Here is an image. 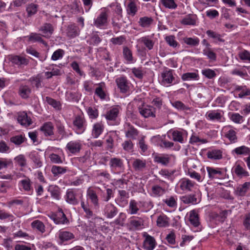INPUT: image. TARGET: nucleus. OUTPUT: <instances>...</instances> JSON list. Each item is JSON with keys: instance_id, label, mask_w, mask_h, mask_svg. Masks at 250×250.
<instances>
[{"instance_id": "nucleus-14", "label": "nucleus", "mask_w": 250, "mask_h": 250, "mask_svg": "<svg viewBox=\"0 0 250 250\" xmlns=\"http://www.w3.org/2000/svg\"><path fill=\"white\" fill-rule=\"evenodd\" d=\"M143 236L145 238L143 242L144 248L146 250H153L156 245L155 238L146 233H145Z\"/></svg>"}, {"instance_id": "nucleus-62", "label": "nucleus", "mask_w": 250, "mask_h": 250, "mask_svg": "<svg viewBox=\"0 0 250 250\" xmlns=\"http://www.w3.org/2000/svg\"><path fill=\"white\" fill-rule=\"evenodd\" d=\"M168 207L174 208L177 206V198L176 197L171 196L163 200Z\"/></svg>"}, {"instance_id": "nucleus-3", "label": "nucleus", "mask_w": 250, "mask_h": 250, "mask_svg": "<svg viewBox=\"0 0 250 250\" xmlns=\"http://www.w3.org/2000/svg\"><path fill=\"white\" fill-rule=\"evenodd\" d=\"M144 225V219L140 217L133 216L129 219L128 226L131 230L136 231L142 229Z\"/></svg>"}, {"instance_id": "nucleus-39", "label": "nucleus", "mask_w": 250, "mask_h": 250, "mask_svg": "<svg viewBox=\"0 0 250 250\" xmlns=\"http://www.w3.org/2000/svg\"><path fill=\"white\" fill-rule=\"evenodd\" d=\"M156 223L159 227H167L169 225V219L166 215L162 214L158 217Z\"/></svg>"}, {"instance_id": "nucleus-29", "label": "nucleus", "mask_w": 250, "mask_h": 250, "mask_svg": "<svg viewBox=\"0 0 250 250\" xmlns=\"http://www.w3.org/2000/svg\"><path fill=\"white\" fill-rule=\"evenodd\" d=\"M138 7L139 6L136 0H129L126 7L127 14L129 15L134 16L137 13Z\"/></svg>"}, {"instance_id": "nucleus-57", "label": "nucleus", "mask_w": 250, "mask_h": 250, "mask_svg": "<svg viewBox=\"0 0 250 250\" xmlns=\"http://www.w3.org/2000/svg\"><path fill=\"white\" fill-rule=\"evenodd\" d=\"M184 43L192 46H196L199 45L200 40L197 38L185 37L183 39Z\"/></svg>"}, {"instance_id": "nucleus-9", "label": "nucleus", "mask_w": 250, "mask_h": 250, "mask_svg": "<svg viewBox=\"0 0 250 250\" xmlns=\"http://www.w3.org/2000/svg\"><path fill=\"white\" fill-rule=\"evenodd\" d=\"M109 165L112 170L123 171L125 169L124 161L117 157L111 158Z\"/></svg>"}, {"instance_id": "nucleus-59", "label": "nucleus", "mask_w": 250, "mask_h": 250, "mask_svg": "<svg viewBox=\"0 0 250 250\" xmlns=\"http://www.w3.org/2000/svg\"><path fill=\"white\" fill-rule=\"evenodd\" d=\"M26 140L24 135L21 134L15 135L10 138V142L16 146H20Z\"/></svg>"}, {"instance_id": "nucleus-31", "label": "nucleus", "mask_w": 250, "mask_h": 250, "mask_svg": "<svg viewBox=\"0 0 250 250\" xmlns=\"http://www.w3.org/2000/svg\"><path fill=\"white\" fill-rule=\"evenodd\" d=\"M126 217V214L125 213L123 212H120L117 218L110 223V225L113 227L117 226V228L118 229H119L120 227H123L125 226Z\"/></svg>"}, {"instance_id": "nucleus-54", "label": "nucleus", "mask_w": 250, "mask_h": 250, "mask_svg": "<svg viewBox=\"0 0 250 250\" xmlns=\"http://www.w3.org/2000/svg\"><path fill=\"white\" fill-rule=\"evenodd\" d=\"M45 101L48 104L52 106L56 110H60L61 109V104L59 101L48 96L45 97Z\"/></svg>"}, {"instance_id": "nucleus-18", "label": "nucleus", "mask_w": 250, "mask_h": 250, "mask_svg": "<svg viewBox=\"0 0 250 250\" xmlns=\"http://www.w3.org/2000/svg\"><path fill=\"white\" fill-rule=\"evenodd\" d=\"M40 130L45 137H50L54 135V126L51 122L44 123L41 126Z\"/></svg>"}, {"instance_id": "nucleus-35", "label": "nucleus", "mask_w": 250, "mask_h": 250, "mask_svg": "<svg viewBox=\"0 0 250 250\" xmlns=\"http://www.w3.org/2000/svg\"><path fill=\"white\" fill-rule=\"evenodd\" d=\"M80 30L79 27L75 24H72L68 26L66 29V34L68 37L74 38L79 35Z\"/></svg>"}, {"instance_id": "nucleus-4", "label": "nucleus", "mask_w": 250, "mask_h": 250, "mask_svg": "<svg viewBox=\"0 0 250 250\" xmlns=\"http://www.w3.org/2000/svg\"><path fill=\"white\" fill-rule=\"evenodd\" d=\"M118 213V208L111 203H108L104 207L103 213L107 219H112Z\"/></svg>"}, {"instance_id": "nucleus-34", "label": "nucleus", "mask_w": 250, "mask_h": 250, "mask_svg": "<svg viewBox=\"0 0 250 250\" xmlns=\"http://www.w3.org/2000/svg\"><path fill=\"white\" fill-rule=\"evenodd\" d=\"M57 132L58 134V137L55 140L61 141L63 138H67L68 137V135L67 134L65 127L63 124L61 123H58L56 125Z\"/></svg>"}, {"instance_id": "nucleus-8", "label": "nucleus", "mask_w": 250, "mask_h": 250, "mask_svg": "<svg viewBox=\"0 0 250 250\" xmlns=\"http://www.w3.org/2000/svg\"><path fill=\"white\" fill-rule=\"evenodd\" d=\"M125 137L132 140H136L139 135V131L129 123L125 124Z\"/></svg>"}, {"instance_id": "nucleus-37", "label": "nucleus", "mask_w": 250, "mask_h": 250, "mask_svg": "<svg viewBox=\"0 0 250 250\" xmlns=\"http://www.w3.org/2000/svg\"><path fill=\"white\" fill-rule=\"evenodd\" d=\"M123 54L124 59L127 62L133 63L136 62L132 55L131 50L127 46H124L123 50Z\"/></svg>"}, {"instance_id": "nucleus-36", "label": "nucleus", "mask_w": 250, "mask_h": 250, "mask_svg": "<svg viewBox=\"0 0 250 250\" xmlns=\"http://www.w3.org/2000/svg\"><path fill=\"white\" fill-rule=\"evenodd\" d=\"M31 92V88L26 85H21L19 88V94L22 99H26L29 98Z\"/></svg>"}, {"instance_id": "nucleus-52", "label": "nucleus", "mask_w": 250, "mask_h": 250, "mask_svg": "<svg viewBox=\"0 0 250 250\" xmlns=\"http://www.w3.org/2000/svg\"><path fill=\"white\" fill-rule=\"evenodd\" d=\"M48 191L50 192L51 196L57 200L60 198V189L57 186H50L48 188Z\"/></svg>"}, {"instance_id": "nucleus-24", "label": "nucleus", "mask_w": 250, "mask_h": 250, "mask_svg": "<svg viewBox=\"0 0 250 250\" xmlns=\"http://www.w3.org/2000/svg\"><path fill=\"white\" fill-rule=\"evenodd\" d=\"M9 60L12 63L20 67L27 65L29 63V60L27 59L18 55L10 56Z\"/></svg>"}, {"instance_id": "nucleus-42", "label": "nucleus", "mask_w": 250, "mask_h": 250, "mask_svg": "<svg viewBox=\"0 0 250 250\" xmlns=\"http://www.w3.org/2000/svg\"><path fill=\"white\" fill-rule=\"evenodd\" d=\"M29 158L33 161L36 168L41 167L42 166V162L41 161L40 155L36 151H33L29 154Z\"/></svg>"}, {"instance_id": "nucleus-46", "label": "nucleus", "mask_w": 250, "mask_h": 250, "mask_svg": "<svg viewBox=\"0 0 250 250\" xmlns=\"http://www.w3.org/2000/svg\"><path fill=\"white\" fill-rule=\"evenodd\" d=\"M98 86L95 89V93L101 99L104 100L106 97V94L104 90V87L105 86L104 83H100L96 84Z\"/></svg>"}, {"instance_id": "nucleus-25", "label": "nucleus", "mask_w": 250, "mask_h": 250, "mask_svg": "<svg viewBox=\"0 0 250 250\" xmlns=\"http://www.w3.org/2000/svg\"><path fill=\"white\" fill-rule=\"evenodd\" d=\"M225 131V136L229 140L231 143H235L237 142V137L235 131L231 128L230 125L226 126L224 127Z\"/></svg>"}, {"instance_id": "nucleus-50", "label": "nucleus", "mask_w": 250, "mask_h": 250, "mask_svg": "<svg viewBox=\"0 0 250 250\" xmlns=\"http://www.w3.org/2000/svg\"><path fill=\"white\" fill-rule=\"evenodd\" d=\"M182 80L184 81H188L191 80H198L199 76L197 72H187L184 73L181 77Z\"/></svg>"}, {"instance_id": "nucleus-23", "label": "nucleus", "mask_w": 250, "mask_h": 250, "mask_svg": "<svg viewBox=\"0 0 250 250\" xmlns=\"http://www.w3.org/2000/svg\"><path fill=\"white\" fill-rule=\"evenodd\" d=\"M119 196L116 201L118 205L121 207H124L128 203L129 193L125 190H119L118 191Z\"/></svg>"}, {"instance_id": "nucleus-64", "label": "nucleus", "mask_w": 250, "mask_h": 250, "mask_svg": "<svg viewBox=\"0 0 250 250\" xmlns=\"http://www.w3.org/2000/svg\"><path fill=\"white\" fill-rule=\"evenodd\" d=\"M167 43L171 47L176 48L179 45L178 42L176 41L174 35L167 36L165 38Z\"/></svg>"}, {"instance_id": "nucleus-28", "label": "nucleus", "mask_w": 250, "mask_h": 250, "mask_svg": "<svg viewBox=\"0 0 250 250\" xmlns=\"http://www.w3.org/2000/svg\"><path fill=\"white\" fill-rule=\"evenodd\" d=\"M172 139L174 142H177L181 144L184 143V136L187 134L186 130H174L171 131Z\"/></svg>"}, {"instance_id": "nucleus-13", "label": "nucleus", "mask_w": 250, "mask_h": 250, "mask_svg": "<svg viewBox=\"0 0 250 250\" xmlns=\"http://www.w3.org/2000/svg\"><path fill=\"white\" fill-rule=\"evenodd\" d=\"M121 110V107L118 105L112 106L106 112L104 115L107 121H116Z\"/></svg>"}, {"instance_id": "nucleus-17", "label": "nucleus", "mask_w": 250, "mask_h": 250, "mask_svg": "<svg viewBox=\"0 0 250 250\" xmlns=\"http://www.w3.org/2000/svg\"><path fill=\"white\" fill-rule=\"evenodd\" d=\"M250 189V182H247L238 186L234 190V194L237 196L243 197L246 195Z\"/></svg>"}, {"instance_id": "nucleus-40", "label": "nucleus", "mask_w": 250, "mask_h": 250, "mask_svg": "<svg viewBox=\"0 0 250 250\" xmlns=\"http://www.w3.org/2000/svg\"><path fill=\"white\" fill-rule=\"evenodd\" d=\"M28 38V41L35 42H39L45 46H47V43L42 38L41 35L39 34H37L36 33H31L29 36H27Z\"/></svg>"}, {"instance_id": "nucleus-48", "label": "nucleus", "mask_w": 250, "mask_h": 250, "mask_svg": "<svg viewBox=\"0 0 250 250\" xmlns=\"http://www.w3.org/2000/svg\"><path fill=\"white\" fill-rule=\"evenodd\" d=\"M139 210L138 204L135 200L130 201L128 206V213L130 215L136 214Z\"/></svg>"}, {"instance_id": "nucleus-12", "label": "nucleus", "mask_w": 250, "mask_h": 250, "mask_svg": "<svg viewBox=\"0 0 250 250\" xmlns=\"http://www.w3.org/2000/svg\"><path fill=\"white\" fill-rule=\"evenodd\" d=\"M108 14L105 11H102L98 16L94 19V24L97 27L100 28L107 25Z\"/></svg>"}, {"instance_id": "nucleus-5", "label": "nucleus", "mask_w": 250, "mask_h": 250, "mask_svg": "<svg viewBox=\"0 0 250 250\" xmlns=\"http://www.w3.org/2000/svg\"><path fill=\"white\" fill-rule=\"evenodd\" d=\"M115 82L120 92L126 93L129 91L130 83L125 77L121 76L117 78Z\"/></svg>"}, {"instance_id": "nucleus-38", "label": "nucleus", "mask_w": 250, "mask_h": 250, "mask_svg": "<svg viewBox=\"0 0 250 250\" xmlns=\"http://www.w3.org/2000/svg\"><path fill=\"white\" fill-rule=\"evenodd\" d=\"M201 171L203 172V175H200L194 170H188V175H189L190 178L195 179L198 182H202L204 179L206 171L204 168H202Z\"/></svg>"}, {"instance_id": "nucleus-55", "label": "nucleus", "mask_w": 250, "mask_h": 250, "mask_svg": "<svg viewBox=\"0 0 250 250\" xmlns=\"http://www.w3.org/2000/svg\"><path fill=\"white\" fill-rule=\"evenodd\" d=\"M161 4L166 8L169 9H175L177 7V4L174 0H160Z\"/></svg>"}, {"instance_id": "nucleus-26", "label": "nucleus", "mask_w": 250, "mask_h": 250, "mask_svg": "<svg viewBox=\"0 0 250 250\" xmlns=\"http://www.w3.org/2000/svg\"><path fill=\"white\" fill-rule=\"evenodd\" d=\"M132 165L135 171H142L146 167V161L142 159H133Z\"/></svg>"}, {"instance_id": "nucleus-63", "label": "nucleus", "mask_w": 250, "mask_h": 250, "mask_svg": "<svg viewBox=\"0 0 250 250\" xmlns=\"http://www.w3.org/2000/svg\"><path fill=\"white\" fill-rule=\"evenodd\" d=\"M153 22L151 17H144L139 19V24L143 27H148Z\"/></svg>"}, {"instance_id": "nucleus-20", "label": "nucleus", "mask_w": 250, "mask_h": 250, "mask_svg": "<svg viewBox=\"0 0 250 250\" xmlns=\"http://www.w3.org/2000/svg\"><path fill=\"white\" fill-rule=\"evenodd\" d=\"M86 196L90 200L91 203L96 208H99V203L98 196L96 191L91 188L89 187L86 190Z\"/></svg>"}, {"instance_id": "nucleus-19", "label": "nucleus", "mask_w": 250, "mask_h": 250, "mask_svg": "<svg viewBox=\"0 0 250 250\" xmlns=\"http://www.w3.org/2000/svg\"><path fill=\"white\" fill-rule=\"evenodd\" d=\"M51 218L56 224H65L69 223V220L62 209H60L56 214L53 215Z\"/></svg>"}, {"instance_id": "nucleus-32", "label": "nucleus", "mask_w": 250, "mask_h": 250, "mask_svg": "<svg viewBox=\"0 0 250 250\" xmlns=\"http://www.w3.org/2000/svg\"><path fill=\"white\" fill-rule=\"evenodd\" d=\"M39 31L42 32L43 37L49 38L52 34L54 28L50 23H45L40 27Z\"/></svg>"}, {"instance_id": "nucleus-53", "label": "nucleus", "mask_w": 250, "mask_h": 250, "mask_svg": "<svg viewBox=\"0 0 250 250\" xmlns=\"http://www.w3.org/2000/svg\"><path fill=\"white\" fill-rule=\"evenodd\" d=\"M152 193L156 197H160L166 192V189L159 185H156L152 186Z\"/></svg>"}, {"instance_id": "nucleus-10", "label": "nucleus", "mask_w": 250, "mask_h": 250, "mask_svg": "<svg viewBox=\"0 0 250 250\" xmlns=\"http://www.w3.org/2000/svg\"><path fill=\"white\" fill-rule=\"evenodd\" d=\"M207 171L210 179H222L224 178V173L219 168L207 167Z\"/></svg>"}, {"instance_id": "nucleus-27", "label": "nucleus", "mask_w": 250, "mask_h": 250, "mask_svg": "<svg viewBox=\"0 0 250 250\" xmlns=\"http://www.w3.org/2000/svg\"><path fill=\"white\" fill-rule=\"evenodd\" d=\"M180 188L184 191H191L195 185V182L189 179L185 178L180 181Z\"/></svg>"}, {"instance_id": "nucleus-22", "label": "nucleus", "mask_w": 250, "mask_h": 250, "mask_svg": "<svg viewBox=\"0 0 250 250\" xmlns=\"http://www.w3.org/2000/svg\"><path fill=\"white\" fill-rule=\"evenodd\" d=\"M66 202L72 205H76L79 203V200L76 198V193L72 189H68L64 196Z\"/></svg>"}, {"instance_id": "nucleus-33", "label": "nucleus", "mask_w": 250, "mask_h": 250, "mask_svg": "<svg viewBox=\"0 0 250 250\" xmlns=\"http://www.w3.org/2000/svg\"><path fill=\"white\" fill-rule=\"evenodd\" d=\"M231 154L234 156L247 155L250 154V148L245 146H241L233 149Z\"/></svg>"}, {"instance_id": "nucleus-58", "label": "nucleus", "mask_w": 250, "mask_h": 250, "mask_svg": "<svg viewBox=\"0 0 250 250\" xmlns=\"http://www.w3.org/2000/svg\"><path fill=\"white\" fill-rule=\"evenodd\" d=\"M203 54L212 61L216 60V54L212 50L210 47L205 48L203 50Z\"/></svg>"}, {"instance_id": "nucleus-21", "label": "nucleus", "mask_w": 250, "mask_h": 250, "mask_svg": "<svg viewBox=\"0 0 250 250\" xmlns=\"http://www.w3.org/2000/svg\"><path fill=\"white\" fill-rule=\"evenodd\" d=\"M23 177H24V178L19 182V186L22 188L23 191L32 193L33 191V188L32 186V183L31 181L28 177H26L24 175H23Z\"/></svg>"}, {"instance_id": "nucleus-60", "label": "nucleus", "mask_w": 250, "mask_h": 250, "mask_svg": "<svg viewBox=\"0 0 250 250\" xmlns=\"http://www.w3.org/2000/svg\"><path fill=\"white\" fill-rule=\"evenodd\" d=\"M67 170L65 167H61L58 166H53L51 168V172L54 176H57L59 175L64 174Z\"/></svg>"}, {"instance_id": "nucleus-11", "label": "nucleus", "mask_w": 250, "mask_h": 250, "mask_svg": "<svg viewBox=\"0 0 250 250\" xmlns=\"http://www.w3.org/2000/svg\"><path fill=\"white\" fill-rule=\"evenodd\" d=\"M232 172L235 174L239 178L247 177L249 176V173L239 163L236 162L232 168Z\"/></svg>"}, {"instance_id": "nucleus-41", "label": "nucleus", "mask_w": 250, "mask_h": 250, "mask_svg": "<svg viewBox=\"0 0 250 250\" xmlns=\"http://www.w3.org/2000/svg\"><path fill=\"white\" fill-rule=\"evenodd\" d=\"M189 221L194 227H197L200 225L199 215L195 210H193L190 212Z\"/></svg>"}, {"instance_id": "nucleus-44", "label": "nucleus", "mask_w": 250, "mask_h": 250, "mask_svg": "<svg viewBox=\"0 0 250 250\" xmlns=\"http://www.w3.org/2000/svg\"><path fill=\"white\" fill-rule=\"evenodd\" d=\"M207 156L210 159L219 160L222 158V151L220 149H213L208 152Z\"/></svg>"}, {"instance_id": "nucleus-47", "label": "nucleus", "mask_w": 250, "mask_h": 250, "mask_svg": "<svg viewBox=\"0 0 250 250\" xmlns=\"http://www.w3.org/2000/svg\"><path fill=\"white\" fill-rule=\"evenodd\" d=\"M181 23L184 25H195L196 24L195 17L192 15H187L181 20Z\"/></svg>"}, {"instance_id": "nucleus-15", "label": "nucleus", "mask_w": 250, "mask_h": 250, "mask_svg": "<svg viewBox=\"0 0 250 250\" xmlns=\"http://www.w3.org/2000/svg\"><path fill=\"white\" fill-rule=\"evenodd\" d=\"M161 76L162 78V84L165 86H168L172 84L174 80L173 70L171 69L164 71L161 74Z\"/></svg>"}, {"instance_id": "nucleus-49", "label": "nucleus", "mask_w": 250, "mask_h": 250, "mask_svg": "<svg viewBox=\"0 0 250 250\" xmlns=\"http://www.w3.org/2000/svg\"><path fill=\"white\" fill-rule=\"evenodd\" d=\"M139 41L141 43H143L149 50L153 49L154 42L151 40L149 36L143 37L141 38Z\"/></svg>"}, {"instance_id": "nucleus-45", "label": "nucleus", "mask_w": 250, "mask_h": 250, "mask_svg": "<svg viewBox=\"0 0 250 250\" xmlns=\"http://www.w3.org/2000/svg\"><path fill=\"white\" fill-rule=\"evenodd\" d=\"M74 235L67 231H60L59 238L62 242L67 241L74 238Z\"/></svg>"}, {"instance_id": "nucleus-51", "label": "nucleus", "mask_w": 250, "mask_h": 250, "mask_svg": "<svg viewBox=\"0 0 250 250\" xmlns=\"http://www.w3.org/2000/svg\"><path fill=\"white\" fill-rule=\"evenodd\" d=\"M182 201L186 204H191L195 205L197 203V199L194 194H189L183 196L181 197Z\"/></svg>"}, {"instance_id": "nucleus-30", "label": "nucleus", "mask_w": 250, "mask_h": 250, "mask_svg": "<svg viewBox=\"0 0 250 250\" xmlns=\"http://www.w3.org/2000/svg\"><path fill=\"white\" fill-rule=\"evenodd\" d=\"M17 120L19 123L24 126H29L32 124V120L28 117L27 113L23 111L18 114Z\"/></svg>"}, {"instance_id": "nucleus-1", "label": "nucleus", "mask_w": 250, "mask_h": 250, "mask_svg": "<svg viewBox=\"0 0 250 250\" xmlns=\"http://www.w3.org/2000/svg\"><path fill=\"white\" fill-rule=\"evenodd\" d=\"M109 6L111 8L115 7L114 11L117 16L112 18V24L113 27L119 29L121 28L122 25L121 23L117 22V21H120L123 18V9L121 4L117 2H115L111 3Z\"/></svg>"}, {"instance_id": "nucleus-2", "label": "nucleus", "mask_w": 250, "mask_h": 250, "mask_svg": "<svg viewBox=\"0 0 250 250\" xmlns=\"http://www.w3.org/2000/svg\"><path fill=\"white\" fill-rule=\"evenodd\" d=\"M74 130L78 134H82L84 132L86 127V121L83 116H76L73 121Z\"/></svg>"}, {"instance_id": "nucleus-43", "label": "nucleus", "mask_w": 250, "mask_h": 250, "mask_svg": "<svg viewBox=\"0 0 250 250\" xmlns=\"http://www.w3.org/2000/svg\"><path fill=\"white\" fill-rule=\"evenodd\" d=\"M104 130V126L102 124L97 123L93 125L92 135L94 138H97L102 134Z\"/></svg>"}, {"instance_id": "nucleus-61", "label": "nucleus", "mask_w": 250, "mask_h": 250, "mask_svg": "<svg viewBox=\"0 0 250 250\" xmlns=\"http://www.w3.org/2000/svg\"><path fill=\"white\" fill-rule=\"evenodd\" d=\"M26 52L27 54H29L36 58H39L42 62L44 61L46 58V56L44 58L41 57L40 55V53L36 49L31 46H29L26 48Z\"/></svg>"}, {"instance_id": "nucleus-6", "label": "nucleus", "mask_w": 250, "mask_h": 250, "mask_svg": "<svg viewBox=\"0 0 250 250\" xmlns=\"http://www.w3.org/2000/svg\"><path fill=\"white\" fill-rule=\"evenodd\" d=\"M138 110L140 114L146 118L149 117H155V108L151 105H143L138 107Z\"/></svg>"}, {"instance_id": "nucleus-16", "label": "nucleus", "mask_w": 250, "mask_h": 250, "mask_svg": "<svg viewBox=\"0 0 250 250\" xmlns=\"http://www.w3.org/2000/svg\"><path fill=\"white\" fill-rule=\"evenodd\" d=\"M82 144L80 140L71 141L67 143L66 148L71 153H79L82 148Z\"/></svg>"}, {"instance_id": "nucleus-56", "label": "nucleus", "mask_w": 250, "mask_h": 250, "mask_svg": "<svg viewBox=\"0 0 250 250\" xmlns=\"http://www.w3.org/2000/svg\"><path fill=\"white\" fill-rule=\"evenodd\" d=\"M155 162L161 164L164 166L167 165L170 161V158L167 155L162 156H156L154 157Z\"/></svg>"}, {"instance_id": "nucleus-7", "label": "nucleus", "mask_w": 250, "mask_h": 250, "mask_svg": "<svg viewBox=\"0 0 250 250\" xmlns=\"http://www.w3.org/2000/svg\"><path fill=\"white\" fill-rule=\"evenodd\" d=\"M206 118L210 121H216L218 122L225 121L223 112L221 110H211L208 112L206 115Z\"/></svg>"}]
</instances>
